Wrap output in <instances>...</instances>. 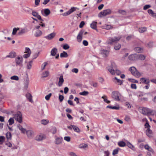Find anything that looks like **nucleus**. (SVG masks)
I'll use <instances>...</instances> for the list:
<instances>
[{"instance_id": "36", "label": "nucleus", "mask_w": 156, "mask_h": 156, "mask_svg": "<svg viewBox=\"0 0 156 156\" xmlns=\"http://www.w3.org/2000/svg\"><path fill=\"white\" fill-rule=\"evenodd\" d=\"M18 127L19 129L21 131L22 133H24L26 132V129H25L23 128L21 125H19L18 126Z\"/></svg>"}, {"instance_id": "15", "label": "nucleus", "mask_w": 156, "mask_h": 156, "mask_svg": "<svg viewBox=\"0 0 156 156\" xmlns=\"http://www.w3.org/2000/svg\"><path fill=\"white\" fill-rule=\"evenodd\" d=\"M58 51L57 49L56 48H53L51 51V55L52 56H55L56 55Z\"/></svg>"}, {"instance_id": "64", "label": "nucleus", "mask_w": 156, "mask_h": 156, "mask_svg": "<svg viewBox=\"0 0 156 156\" xmlns=\"http://www.w3.org/2000/svg\"><path fill=\"white\" fill-rule=\"evenodd\" d=\"M30 53H27V54H25L23 55V57L24 58H27L30 56Z\"/></svg>"}, {"instance_id": "63", "label": "nucleus", "mask_w": 156, "mask_h": 156, "mask_svg": "<svg viewBox=\"0 0 156 156\" xmlns=\"http://www.w3.org/2000/svg\"><path fill=\"white\" fill-rule=\"evenodd\" d=\"M64 140L68 142H69L70 140V138L69 136H65L64 138Z\"/></svg>"}, {"instance_id": "22", "label": "nucleus", "mask_w": 156, "mask_h": 156, "mask_svg": "<svg viewBox=\"0 0 156 156\" xmlns=\"http://www.w3.org/2000/svg\"><path fill=\"white\" fill-rule=\"evenodd\" d=\"M146 134L150 137L152 136V131L149 128L147 129V130L146 131Z\"/></svg>"}, {"instance_id": "9", "label": "nucleus", "mask_w": 156, "mask_h": 156, "mask_svg": "<svg viewBox=\"0 0 156 156\" xmlns=\"http://www.w3.org/2000/svg\"><path fill=\"white\" fill-rule=\"evenodd\" d=\"M137 54H131L129 56V59L131 61H136L138 60Z\"/></svg>"}, {"instance_id": "43", "label": "nucleus", "mask_w": 156, "mask_h": 156, "mask_svg": "<svg viewBox=\"0 0 156 156\" xmlns=\"http://www.w3.org/2000/svg\"><path fill=\"white\" fill-rule=\"evenodd\" d=\"M118 145L121 147H124L126 145V143L123 141H120L119 142Z\"/></svg>"}, {"instance_id": "18", "label": "nucleus", "mask_w": 156, "mask_h": 156, "mask_svg": "<svg viewBox=\"0 0 156 156\" xmlns=\"http://www.w3.org/2000/svg\"><path fill=\"white\" fill-rule=\"evenodd\" d=\"M16 55V53L15 52H12L9 53V54L6 56V58H13Z\"/></svg>"}, {"instance_id": "54", "label": "nucleus", "mask_w": 156, "mask_h": 156, "mask_svg": "<svg viewBox=\"0 0 156 156\" xmlns=\"http://www.w3.org/2000/svg\"><path fill=\"white\" fill-rule=\"evenodd\" d=\"M5 137L3 136H0V144H2V143L5 140Z\"/></svg>"}, {"instance_id": "46", "label": "nucleus", "mask_w": 156, "mask_h": 156, "mask_svg": "<svg viewBox=\"0 0 156 156\" xmlns=\"http://www.w3.org/2000/svg\"><path fill=\"white\" fill-rule=\"evenodd\" d=\"M8 122L9 125H11L14 123V120L13 118H11L9 120Z\"/></svg>"}, {"instance_id": "4", "label": "nucleus", "mask_w": 156, "mask_h": 156, "mask_svg": "<svg viewBox=\"0 0 156 156\" xmlns=\"http://www.w3.org/2000/svg\"><path fill=\"white\" fill-rule=\"evenodd\" d=\"M120 94L117 91H113L112 93V97L115 101H120Z\"/></svg>"}, {"instance_id": "29", "label": "nucleus", "mask_w": 156, "mask_h": 156, "mask_svg": "<svg viewBox=\"0 0 156 156\" xmlns=\"http://www.w3.org/2000/svg\"><path fill=\"white\" fill-rule=\"evenodd\" d=\"M107 108H109L112 109H114L116 110H119V109L120 107L119 105L117 106H112L110 105H108L106 107Z\"/></svg>"}, {"instance_id": "28", "label": "nucleus", "mask_w": 156, "mask_h": 156, "mask_svg": "<svg viewBox=\"0 0 156 156\" xmlns=\"http://www.w3.org/2000/svg\"><path fill=\"white\" fill-rule=\"evenodd\" d=\"M76 9H79L77 8L76 7H71L68 11V12L69 14H71L73 12H74L76 10Z\"/></svg>"}, {"instance_id": "26", "label": "nucleus", "mask_w": 156, "mask_h": 156, "mask_svg": "<svg viewBox=\"0 0 156 156\" xmlns=\"http://www.w3.org/2000/svg\"><path fill=\"white\" fill-rule=\"evenodd\" d=\"M42 34V32L40 30H38L35 33L34 36L36 37H39L41 36Z\"/></svg>"}, {"instance_id": "53", "label": "nucleus", "mask_w": 156, "mask_h": 156, "mask_svg": "<svg viewBox=\"0 0 156 156\" xmlns=\"http://www.w3.org/2000/svg\"><path fill=\"white\" fill-rule=\"evenodd\" d=\"M52 95V94L51 93H49L48 94L46 95L45 97V99L47 100L48 101L50 99V98L51 96Z\"/></svg>"}, {"instance_id": "31", "label": "nucleus", "mask_w": 156, "mask_h": 156, "mask_svg": "<svg viewBox=\"0 0 156 156\" xmlns=\"http://www.w3.org/2000/svg\"><path fill=\"white\" fill-rule=\"evenodd\" d=\"M134 50L138 53H141L143 52L142 48L140 47H136L135 48Z\"/></svg>"}, {"instance_id": "32", "label": "nucleus", "mask_w": 156, "mask_h": 156, "mask_svg": "<svg viewBox=\"0 0 156 156\" xmlns=\"http://www.w3.org/2000/svg\"><path fill=\"white\" fill-rule=\"evenodd\" d=\"M6 137L8 140H11L12 138V134L10 132H8L6 134Z\"/></svg>"}, {"instance_id": "3", "label": "nucleus", "mask_w": 156, "mask_h": 156, "mask_svg": "<svg viewBox=\"0 0 156 156\" xmlns=\"http://www.w3.org/2000/svg\"><path fill=\"white\" fill-rule=\"evenodd\" d=\"M121 36H119L118 37H115L113 38L112 37H109L106 41V43L107 44H112L113 43L119 41L121 38Z\"/></svg>"}, {"instance_id": "62", "label": "nucleus", "mask_w": 156, "mask_h": 156, "mask_svg": "<svg viewBox=\"0 0 156 156\" xmlns=\"http://www.w3.org/2000/svg\"><path fill=\"white\" fill-rule=\"evenodd\" d=\"M72 72L73 73H77L78 72V69L77 68H73L72 70Z\"/></svg>"}, {"instance_id": "1", "label": "nucleus", "mask_w": 156, "mask_h": 156, "mask_svg": "<svg viewBox=\"0 0 156 156\" xmlns=\"http://www.w3.org/2000/svg\"><path fill=\"white\" fill-rule=\"evenodd\" d=\"M108 70L112 75L116 74L117 75H119L121 74V72L117 69V66L114 63H112V66L108 67Z\"/></svg>"}, {"instance_id": "48", "label": "nucleus", "mask_w": 156, "mask_h": 156, "mask_svg": "<svg viewBox=\"0 0 156 156\" xmlns=\"http://www.w3.org/2000/svg\"><path fill=\"white\" fill-rule=\"evenodd\" d=\"M32 62V61H30L28 63L27 65V68L28 69H30L32 67L31 64Z\"/></svg>"}, {"instance_id": "57", "label": "nucleus", "mask_w": 156, "mask_h": 156, "mask_svg": "<svg viewBox=\"0 0 156 156\" xmlns=\"http://www.w3.org/2000/svg\"><path fill=\"white\" fill-rule=\"evenodd\" d=\"M128 80L130 82L134 83H138V81L137 80H134L133 79L129 78L128 79Z\"/></svg>"}, {"instance_id": "39", "label": "nucleus", "mask_w": 156, "mask_h": 156, "mask_svg": "<svg viewBox=\"0 0 156 156\" xmlns=\"http://www.w3.org/2000/svg\"><path fill=\"white\" fill-rule=\"evenodd\" d=\"M24 10L26 12H27L29 13H31L32 10L27 7H25L24 8Z\"/></svg>"}, {"instance_id": "11", "label": "nucleus", "mask_w": 156, "mask_h": 156, "mask_svg": "<svg viewBox=\"0 0 156 156\" xmlns=\"http://www.w3.org/2000/svg\"><path fill=\"white\" fill-rule=\"evenodd\" d=\"M19 30V31L18 32L17 34L19 36H21L27 32V29L25 28L20 29V30Z\"/></svg>"}, {"instance_id": "44", "label": "nucleus", "mask_w": 156, "mask_h": 156, "mask_svg": "<svg viewBox=\"0 0 156 156\" xmlns=\"http://www.w3.org/2000/svg\"><path fill=\"white\" fill-rule=\"evenodd\" d=\"M120 149L119 148H117L115 149H114L112 152V155H115V154H117L118 153L119 150Z\"/></svg>"}, {"instance_id": "8", "label": "nucleus", "mask_w": 156, "mask_h": 156, "mask_svg": "<svg viewBox=\"0 0 156 156\" xmlns=\"http://www.w3.org/2000/svg\"><path fill=\"white\" fill-rule=\"evenodd\" d=\"M16 120L19 123H21L22 122V115L20 112H18L16 114Z\"/></svg>"}, {"instance_id": "33", "label": "nucleus", "mask_w": 156, "mask_h": 156, "mask_svg": "<svg viewBox=\"0 0 156 156\" xmlns=\"http://www.w3.org/2000/svg\"><path fill=\"white\" fill-rule=\"evenodd\" d=\"M127 146L129 148L131 149L133 151H135V149L134 147L129 142H128L127 143Z\"/></svg>"}, {"instance_id": "58", "label": "nucleus", "mask_w": 156, "mask_h": 156, "mask_svg": "<svg viewBox=\"0 0 156 156\" xmlns=\"http://www.w3.org/2000/svg\"><path fill=\"white\" fill-rule=\"evenodd\" d=\"M59 99L60 102H62L63 100L64 97V96L61 95H59L58 97Z\"/></svg>"}, {"instance_id": "6", "label": "nucleus", "mask_w": 156, "mask_h": 156, "mask_svg": "<svg viewBox=\"0 0 156 156\" xmlns=\"http://www.w3.org/2000/svg\"><path fill=\"white\" fill-rule=\"evenodd\" d=\"M111 13V10L110 9H108L104 10L100 12L98 14V16L99 17H102V16H105L108 15H109Z\"/></svg>"}, {"instance_id": "5", "label": "nucleus", "mask_w": 156, "mask_h": 156, "mask_svg": "<svg viewBox=\"0 0 156 156\" xmlns=\"http://www.w3.org/2000/svg\"><path fill=\"white\" fill-rule=\"evenodd\" d=\"M129 70L132 74L135 76L139 77L140 76V73L137 71L135 67L132 66L130 67Z\"/></svg>"}, {"instance_id": "47", "label": "nucleus", "mask_w": 156, "mask_h": 156, "mask_svg": "<svg viewBox=\"0 0 156 156\" xmlns=\"http://www.w3.org/2000/svg\"><path fill=\"white\" fill-rule=\"evenodd\" d=\"M89 94L88 92L87 91H84L83 92H80L79 94L81 95L86 96L88 95Z\"/></svg>"}, {"instance_id": "21", "label": "nucleus", "mask_w": 156, "mask_h": 156, "mask_svg": "<svg viewBox=\"0 0 156 156\" xmlns=\"http://www.w3.org/2000/svg\"><path fill=\"white\" fill-rule=\"evenodd\" d=\"M41 12L42 13V11H41ZM44 13L45 15L43 14V13H42V14L45 16H48L50 13V10L48 9H45L44 10Z\"/></svg>"}, {"instance_id": "14", "label": "nucleus", "mask_w": 156, "mask_h": 156, "mask_svg": "<svg viewBox=\"0 0 156 156\" xmlns=\"http://www.w3.org/2000/svg\"><path fill=\"white\" fill-rule=\"evenodd\" d=\"M31 13L33 16L36 17L38 19H41V16L37 12L33 10Z\"/></svg>"}, {"instance_id": "12", "label": "nucleus", "mask_w": 156, "mask_h": 156, "mask_svg": "<svg viewBox=\"0 0 156 156\" xmlns=\"http://www.w3.org/2000/svg\"><path fill=\"white\" fill-rule=\"evenodd\" d=\"M140 81L142 83L145 84H149L150 83V80L148 78L146 79L143 77L140 79Z\"/></svg>"}, {"instance_id": "61", "label": "nucleus", "mask_w": 156, "mask_h": 156, "mask_svg": "<svg viewBox=\"0 0 156 156\" xmlns=\"http://www.w3.org/2000/svg\"><path fill=\"white\" fill-rule=\"evenodd\" d=\"M69 156H77V155L74 152H71L69 153Z\"/></svg>"}, {"instance_id": "25", "label": "nucleus", "mask_w": 156, "mask_h": 156, "mask_svg": "<svg viewBox=\"0 0 156 156\" xmlns=\"http://www.w3.org/2000/svg\"><path fill=\"white\" fill-rule=\"evenodd\" d=\"M138 60H143L145 59L146 56L142 54H137Z\"/></svg>"}, {"instance_id": "10", "label": "nucleus", "mask_w": 156, "mask_h": 156, "mask_svg": "<svg viewBox=\"0 0 156 156\" xmlns=\"http://www.w3.org/2000/svg\"><path fill=\"white\" fill-rule=\"evenodd\" d=\"M56 33L55 32H53L51 34H48V35L44 37L45 38L48 40L52 39L55 36Z\"/></svg>"}, {"instance_id": "60", "label": "nucleus", "mask_w": 156, "mask_h": 156, "mask_svg": "<svg viewBox=\"0 0 156 156\" xmlns=\"http://www.w3.org/2000/svg\"><path fill=\"white\" fill-rule=\"evenodd\" d=\"M25 53H30V54L31 51L30 49L28 48H26L25 49Z\"/></svg>"}, {"instance_id": "17", "label": "nucleus", "mask_w": 156, "mask_h": 156, "mask_svg": "<svg viewBox=\"0 0 156 156\" xmlns=\"http://www.w3.org/2000/svg\"><path fill=\"white\" fill-rule=\"evenodd\" d=\"M63 140L62 137H58L55 139V143L56 144H60L62 143Z\"/></svg>"}, {"instance_id": "51", "label": "nucleus", "mask_w": 156, "mask_h": 156, "mask_svg": "<svg viewBox=\"0 0 156 156\" xmlns=\"http://www.w3.org/2000/svg\"><path fill=\"white\" fill-rule=\"evenodd\" d=\"M115 79L116 80L117 82L120 85H121L122 84L123 82L120 80L117 79L116 77H115Z\"/></svg>"}, {"instance_id": "20", "label": "nucleus", "mask_w": 156, "mask_h": 156, "mask_svg": "<svg viewBox=\"0 0 156 156\" xmlns=\"http://www.w3.org/2000/svg\"><path fill=\"white\" fill-rule=\"evenodd\" d=\"M97 22H96L95 21L93 22L92 23L90 24V27L92 29H94L97 31L98 30L97 29Z\"/></svg>"}, {"instance_id": "45", "label": "nucleus", "mask_w": 156, "mask_h": 156, "mask_svg": "<svg viewBox=\"0 0 156 156\" xmlns=\"http://www.w3.org/2000/svg\"><path fill=\"white\" fill-rule=\"evenodd\" d=\"M20 30V28L15 27L13 28L12 32V34L13 35H15L16 34L17 30Z\"/></svg>"}, {"instance_id": "24", "label": "nucleus", "mask_w": 156, "mask_h": 156, "mask_svg": "<svg viewBox=\"0 0 156 156\" xmlns=\"http://www.w3.org/2000/svg\"><path fill=\"white\" fill-rule=\"evenodd\" d=\"M100 52L101 54L104 55V56H106L109 54L108 51L106 50H101L100 51Z\"/></svg>"}, {"instance_id": "50", "label": "nucleus", "mask_w": 156, "mask_h": 156, "mask_svg": "<svg viewBox=\"0 0 156 156\" xmlns=\"http://www.w3.org/2000/svg\"><path fill=\"white\" fill-rule=\"evenodd\" d=\"M11 79L16 80H18L19 79L18 77L17 76H12L10 78Z\"/></svg>"}, {"instance_id": "49", "label": "nucleus", "mask_w": 156, "mask_h": 156, "mask_svg": "<svg viewBox=\"0 0 156 156\" xmlns=\"http://www.w3.org/2000/svg\"><path fill=\"white\" fill-rule=\"evenodd\" d=\"M48 120L43 119L41 121V123L42 124L46 125L48 123Z\"/></svg>"}, {"instance_id": "34", "label": "nucleus", "mask_w": 156, "mask_h": 156, "mask_svg": "<svg viewBox=\"0 0 156 156\" xmlns=\"http://www.w3.org/2000/svg\"><path fill=\"white\" fill-rule=\"evenodd\" d=\"M49 73L48 71H45L43 72L42 73V78L46 77L49 75Z\"/></svg>"}, {"instance_id": "40", "label": "nucleus", "mask_w": 156, "mask_h": 156, "mask_svg": "<svg viewBox=\"0 0 156 156\" xmlns=\"http://www.w3.org/2000/svg\"><path fill=\"white\" fill-rule=\"evenodd\" d=\"M147 30V28L145 27L140 28L138 30L140 33H143L146 31Z\"/></svg>"}, {"instance_id": "23", "label": "nucleus", "mask_w": 156, "mask_h": 156, "mask_svg": "<svg viewBox=\"0 0 156 156\" xmlns=\"http://www.w3.org/2000/svg\"><path fill=\"white\" fill-rule=\"evenodd\" d=\"M29 84V80L28 78H27L26 80H25L24 84V89L25 90H27L28 88Z\"/></svg>"}, {"instance_id": "27", "label": "nucleus", "mask_w": 156, "mask_h": 156, "mask_svg": "<svg viewBox=\"0 0 156 156\" xmlns=\"http://www.w3.org/2000/svg\"><path fill=\"white\" fill-rule=\"evenodd\" d=\"M68 55L67 52L65 51H63V52L60 54V57L61 58H67Z\"/></svg>"}, {"instance_id": "52", "label": "nucleus", "mask_w": 156, "mask_h": 156, "mask_svg": "<svg viewBox=\"0 0 156 156\" xmlns=\"http://www.w3.org/2000/svg\"><path fill=\"white\" fill-rule=\"evenodd\" d=\"M56 128L55 127H53L51 129V132H52L53 134H55L56 132Z\"/></svg>"}, {"instance_id": "35", "label": "nucleus", "mask_w": 156, "mask_h": 156, "mask_svg": "<svg viewBox=\"0 0 156 156\" xmlns=\"http://www.w3.org/2000/svg\"><path fill=\"white\" fill-rule=\"evenodd\" d=\"M26 96L30 102H31L32 101V96L30 93H27L26 95Z\"/></svg>"}, {"instance_id": "56", "label": "nucleus", "mask_w": 156, "mask_h": 156, "mask_svg": "<svg viewBox=\"0 0 156 156\" xmlns=\"http://www.w3.org/2000/svg\"><path fill=\"white\" fill-rule=\"evenodd\" d=\"M63 48L65 50H67L69 48V46L67 44H65L62 46Z\"/></svg>"}, {"instance_id": "2", "label": "nucleus", "mask_w": 156, "mask_h": 156, "mask_svg": "<svg viewBox=\"0 0 156 156\" xmlns=\"http://www.w3.org/2000/svg\"><path fill=\"white\" fill-rule=\"evenodd\" d=\"M139 110L141 113L144 115H150L154 114H152L154 111L153 110L147 108L141 107L139 108Z\"/></svg>"}, {"instance_id": "59", "label": "nucleus", "mask_w": 156, "mask_h": 156, "mask_svg": "<svg viewBox=\"0 0 156 156\" xmlns=\"http://www.w3.org/2000/svg\"><path fill=\"white\" fill-rule=\"evenodd\" d=\"M151 7V5H145L143 9L144 10H146Z\"/></svg>"}, {"instance_id": "55", "label": "nucleus", "mask_w": 156, "mask_h": 156, "mask_svg": "<svg viewBox=\"0 0 156 156\" xmlns=\"http://www.w3.org/2000/svg\"><path fill=\"white\" fill-rule=\"evenodd\" d=\"M48 63L47 62H45L42 65L41 67V69L42 70H43L44 69L45 66L47 65Z\"/></svg>"}, {"instance_id": "37", "label": "nucleus", "mask_w": 156, "mask_h": 156, "mask_svg": "<svg viewBox=\"0 0 156 156\" xmlns=\"http://www.w3.org/2000/svg\"><path fill=\"white\" fill-rule=\"evenodd\" d=\"M144 148L145 149H146L150 152H152L153 151L152 149L149 146L148 144L145 145L144 146Z\"/></svg>"}, {"instance_id": "16", "label": "nucleus", "mask_w": 156, "mask_h": 156, "mask_svg": "<svg viewBox=\"0 0 156 156\" xmlns=\"http://www.w3.org/2000/svg\"><path fill=\"white\" fill-rule=\"evenodd\" d=\"M44 138L43 134H40L37 135L35 137V140L38 141H40L42 140Z\"/></svg>"}, {"instance_id": "30", "label": "nucleus", "mask_w": 156, "mask_h": 156, "mask_svg": "<svg viewBox=\"0 0 156 156\" xmlns=\"http://www.w3.org/2000/svg\"><path fill=\"white\" fill-rule=\"evenodd\" d=\"M34 132L33 131L31 130H28L26 131V133L27 136L30 138L31 137L33 134Z\"/></svg>"}, {"instance_id": "7", "label": "nucleus", "mask_w": 156, "mask_h": 156, "mask_svg": "<svg viewBox=\"0 0 156 156\" xmlns=\"http://www.w3.org/2000/svg\"><path fill=\"white\" fill-rule=\"evenodd\" d=\"M84 32V30H81L79 32L78 35L77 36V39L78 40V41L79 42H80L82 39V35Z\"/></svg>"}, {"instance_id": "13", "label": "nucleus", "mask_w": 156, "mask_h": 156, "mask_svg": "<svg viewBox=\"0 0 156 156\" xmlns=\"http://www.w3.org/2000/svg\"><path fill=\"white\" fill-rule=\"evenodd\" d=\"M64 81L63 76L62 75L60 76L59 79V81L58 83V85L59 87H61Z\"/></svg>"}, {"instance_id": "38", "label": "nucleus", "mask_w": 156, "mask_h": 156, "mask_svg": "<svg viewBox=\"0 0 156 156\" xmlns=\"http://www.w3.org/2000/svg\"><path fill=\"white\" fill-rule=\"evenodd\" d=\"M121 47V45L119 44H117L115 45L114 46V48L116 50H119Z\"/></svg>"}, {"instance_id": "41", "label": "nucleus", "mask_w": 156, "mask_h": 156, "mask_svg": "<svg viewBox=\"0 0 156 156\" xmlns=\"http://www.w3.org/2000/svg\"><path fill=\"white\" fill-rule=\"evenodd\" d=\"M119 14L122 15H125L126 14V12L123 10H119L118 11Z\"/></svg>"}, {"instance_id": "19", "label": "nucleus", "mask_w": 156, "mask_h": 156, "mask_svg": "<svg viewBox=\"0 0 156 156\" xmlns=\"http://www.w3.org/2000/svg\"><path fill=\"white\" fill-rule=\"evenodd\" d=\"M22 60L23 58L22 57H18L16 60V64L18 65L20 64L22 62Z\"/></svg>"}, {"instance_id": "42", "label": "nucleus", "mask_w": 156, "mask_h": 156, "mask_svg": "<svg viewBox=\"0 0 156 156\" xmlns=\"http://www.w3.org/2000/svg\"><path fill=\"white\" fill-rule=\"evenodd\" d=\"M72 126L75 131L77 133L80 132V129L77 126L74 125H72Z\"/></svg>"}]
</instances>
